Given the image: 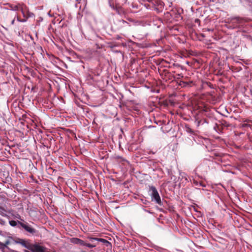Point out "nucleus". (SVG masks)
Instances as JSON below:
<instances>
[{"instance_id":"obj_1","label":"nucleus","mask_w":252,"mask_h":252,"mask_svg":"<svg viewBox=\"0 0 252 252\" xmlns=\"http://www.w3.org/2000/svg\"><path fill=\"white\" fill-rule=\"evenodd\" d=\"M18 223L22 228L29 233L32 235L36 233V230L27 222L25 221L24 220H23V222L18 220Z\"/></svg>"},{"instance_id":"obj_2","label":"nucleus","mask_w":252,"mask_h":252,"mask_svg":"<svg viewBox=\"0 0 252 252\" xmlns=\"http://www.w3.org/2000/svg\"><path fill=\"white\" fill-rule=\"evenodd\" d=\"M149 191L151 192V196L152 200H155L157 203L161 205V201L160 197L156 188L154 186H151L150 187Z\"/></svg>"},{"instance_id":"obj_3","label":"nucleus","mask_w":252,"mask_h":252,"mask_svg":"<svg viewBox=\"0 0 252 252\" xmlns=\"http://www.w3.org/2000/svg\"><path fill=\"white\" fill-rule=\"evenodd\" d=\"M8 18L10 19L11 20L10 21L8 19H6L5 25L9 27L11 26V25H13L14 24L15 19L16 17H17V21L20 22H25L27 20V18L21 19L20 17L17 14H15L13 16L10 14H9L8 15Z\"/></svg>"},{"instance_id":"obj_4","label":"nucleus","mask_w":252,"mask_h":252,"mask_svg":"<svg viewBox=\"0 0 252 252\" xmlns=\"http://www.w3.org/2000/svg\"><path fill=\"white\" fill-rule=\"evenodd\" d=\"M70 242L74 244L78 245L79 246H87L90 248L95 247V245H91V244L87 243L83 240L77 238H71L70 239Z\"/></svg>"},{"instance_id":"obj_5","label":"nucleus","mask_w":252,"mask_h":252,"mask_svg":"<svg viewBox=\"0 0 252 252\" xmlns=\"http://www.w3.org/2000/svg\"><path fill=\"white\" fill-rule=\"evenodd\" d=\"M12 240H13V239ZM13 240L15 243L21 244L22 246L26 248L28 250L30 249L31 244L29 242V241L20 238H16L15 240L13 239Z\"/></svg>"},{"instance_id":"obj_6","label":"nucleus","mask_w":252,"mask_h":252,"mask_svg":"<svg viewBox=\"0 0 252 252\" xmlns=\"http://www.w3.org/2000/svg\"><path fill=\"white\" fill-rule=\"evenodd\" d=\"M46 248L37 244H31L29 250L32 252H45Z\"/></svg>"},{"instance_id":"obj_7","label":"nucleus","mask_w":252,"mask_h":252,"mask_svg":"<svg viewBox=\"0 0 252 252\" xmlns=\"http://www.w3.org/2000/svg\"><path fill=\"white\" fill-rule=\"evenodd\" d=\"M89 239L93 243H94V241H96L101 242L104 243V244L106 245V246L107 247H109V246H111V243L109 242H108L107 240L103 239V238H97L90 237Z\"/></svg>"},{"instance_id":"obj_8","label":"nucleus","mask_w":252,"mask_h":252,"mask_svg":"<svg viewBox=\"0 0 252 252\" xmlns=\"http://www.w3.org/2000/svg\"><path fill=\"white\" fill-rule=\"evenodd\" d=\"M195 123L196 124L197 127H198L200 125H202L204 123H207V120L206 119H200L198 115H197L195 117Z\"/></svg>"},{"instance_id":"obj_9","label":"nucleus","mask_w":252,"mask_h":252,"mask_svg":"<svg viewBox=\"0 0 252 252\" xmlns=\"http://www.w3.org/2000/svg\"><path fill=\"white\" fill-rule=\"evenodd\" d=\"M11 239H12V238L9 237L4 243L0 242V249L3 250L7 248V246L11 243Z\"/></svg>"},{"instance_id":"obj_10","label":"nucleus","mask_w":252,"mask_h":252,"mask_svg":"<svg viewBox=\"0 0 252 252\" xmlns=\"http://www.w3.org/2000/svg\"><path fill=\"white\" fill-rule=\"evenodd\" d=\"M109 3L110 6L113 9H115L118 13L120 12V9H121V6L117 5H115L113 2V0H109Z\"/></svg>"},{"instance_id":"obj_11","label":"nucleus","mask_w":252,"mask_h":252,"mask_svg":"<svg viewBox=\"0 0 252 252\" xmlns=\"http://www.w3.org/2000/svg\"><path fill=\"white\" fill-rule=\"evenodd\" d=\"M192 82H187L184 81H180L179 82V85L181 86L182 87H186L188 86H190V84H191Z\"/></svg>"},{"instance_id":"obj_12","label":"nucleus","mask_w":252,"mask_h":252,"mask_svg":"<svg viewBox=\"0 0 252 252\" xmlns=\"http://www.w3.org/2000/svg\"><path fill=\"white\" fill-rule=\"evenodd\" d=\"M9 223L12 226H16L17 225V224H18V221H16L13 220H10L9 221Z\"/></svg>"},{"instance_id":"obj_13","label":"nucleus","mask_w":252,"mask_h":252,"mask_svg":"<svg viewBox=\"0 0 252 252\" xmlns=\"http://www.w3.org/2000/svg\"><path fill=\"white\" fill-rule=\"evenodd\" d=\"M117 158L119 159L120 162H122L123 164H124L125 162H128V161L126 159L121 157H118Z\"/></svg>"},{"instance_id":"obj_14","label":"nucleus","mask_w":252,"mask_h":252,"mask_svg":"<svg viewBox=\"0 0 252 252\" xmlns=\"http://www.w3.org/2000/svg\"><path fill=\"white\" fill-rule=\"evenodd\" d=\"M20 9L22 13L24 18H28V17L26 16V13H25V11L23 7H21Z\"/></svg>"},{"instance_id":"obj_15","label":"nucleus","mask_w":252,"mask_h":252,"mask_svg":"<svg viewBox=\"0 0 252 252\" xmlns=\"http://www.w3.org/2000/svg\"><path fill=\"white\" fill-rule=\"evenodd\" d=\"M186 130L188 132L190 133H193V131L192 130V129L191 128H190L189 126H186Z\"/></svg>"},{"instance_id":"obj_16","label":"nucleus","mask_w":252,"mask_h":252,"mask_svg":"<svg viewBox=\"0 0 252 252\" xmlns=\"http://www.w3.org/2000/svg\"><path fill=\"white\" fill-rule=\"evenodd\" d=\"M19 7L18 5H15L13 7H12V9L13 10H18L19 9Z\"/></svg>"},{"instance_id":"obj_17","label":"nucleus","mask_w":252,"mask_h":252,"mask_svg":"<svg viewBox=\"0 0 252 252\" xmlns=\"http://www.w3.org/2000/svg\"><path fill=\"white\" fill-rule=\"evenodd\" d=\"M163 71H164V72L165 73V76H168V75H170V73L168 71H167V70H165V69H164V70H163Z\"/></svg>"},{"instance_id":"obj_18","label":"nucleus","mask_w":252,"mask_h":252,"mask_svg":"<svg viewBox=\"0 0 252 252\" xmlns=\"http://www.w3.org/2000/svg\"><path fill=\"white\" fill-rule=\"evenodd\" d=\"M233 20H236L237 22L240 23L241 20H242V19H241L239 18L236 17V18H234Z\"/></svg>"},{"instance_id":"obj_19","label":"nucleus","mask_w":252,"mask_h":252,"mask_svg":"<svg viewBox=\"0 0 252 252\" xmlns=\"http://www.w3.org/2000/svg\"><path fill=\"white\" fill-rule=\"evenodd\" d=\"M176 76H177V78H178V79H179L181 77H183L181 74H177Z\"/></svg>"},{"instance_id":"obj_20","label":"nucleus","mask_w":252,"mask_h":252,"mask_svg":"<svg viewBox=\"0 0 252 252\" xmlns=\"http://www.w3.org/2000/svg\"><path fill=\"white\" fill-rule=\"evenodd\" d=\"M204 111H205V110L204 109H201L199 111V112H201V113H202V112H204Z\"/></svg>"},{"instance_id":"obj_21","label":"nucleus","mask_w":252,"mask_h":252,"mask_svg":"<svg viewBox=\"0 0 252 252\" xmlns=\"http://www.w3.org/2000/svg\"><path fill=\"white\" fill-rule=\"evenodd\" d=\"M248 125L247 124H243V127H246V126H247Z\"/></svg>"},{"instance_id":"obj_22","label":"nucleus","mask_w":252,"mask_h":252,"mask_svg":"<svg viewBox=\"0 0 252 252\" xmlns=\"http://www.w3.org/2000/svg\"><path fill=\"white\" fill-rule=\"evenodd\" d=\"M92 245H95V246H96V243H93V244H92Z\"/></svg>"}]
</instances>
